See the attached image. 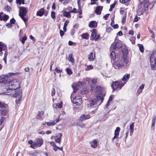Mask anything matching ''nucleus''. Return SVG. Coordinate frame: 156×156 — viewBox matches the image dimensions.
Wrapping results in <instances>:
<instances>
[{"mask_svg": "<svg viewBox=\"0 0 156 156\" xmlns=\"http://www.w3.org/2000/svg\"><path fill=\"white\" fill-rule=\"evenodd\" d=\"M7 111L5 109H3L2 111L1 114L2 115L5 116L7 114Z\"/></svg>", "mask_w": 156, "mask_h": 156, "instance_id": "nucleus-40", "label": "nucleus"}, {"mask_svg": "<svg viewBox=\"0 0 156 156\" xmlns=\"http://www.w3.org/2000/svg\"><path fill=\"white\" fill-rule=\"evenodd\" d=\"M55 70L57 73H60L62 71V69H60L59 67H56Z\"/></svg>", "mask_w": 156, "mask_h": 156, "instance_id": "nucleus-39", "label": "nucleus"}, {"mask_svg": "<svg viewBox=\"0 0 156 156\" xmlns=\"http://www.w3.org/2000/svg\"><path fill=\"white\" fill-rule=\"evenodd\" d=\"M44 113V112L43 111H41V112L39 111L38 114H37V116H41L42 115H43Z\"/></svg>", "mask_w": 156, "mask_h": 156, "instance_id": "nucleus-62", "label": "nucleus"}, {"mask_svg": "<svg viewBox=\"0 0 156 156\" xmlns=\"http://www.w3.org/2000/svg\"><path fill=\"white\" fill-rule=\"evenodd\" d=\"M62 12H63V16L67 18H69L70 17L71 15L70 14V13L71 12L66 11L64 10H62Z\"/></svg>", "mask_w": 156, "mask_h": 156, "instance_id": "nucleus-22", "label": "nucleus"}, {"mask_svg": "<svg viewBox=\"0 0 156 156\" xmlns=\"http://www.w3.org/2000/svg\"><path fill=\"white\" fill-rule=\"evenodd\" d=\"M154 54L153 53V52L152 53V54H151L150 57V61L151 63L153 62V61H152V59H153V58H154Z\"/></svg>", "mask_w": 156, "mask_h": 156, "instance_id": "nucleus-41", "label": "nucleus"}, {"mask_svg": "<svg viewBox=\"0 0 156 156\" xmlns=\"http://www.w3.org/2000/svg\"><path fill=\"white\" fill-rule=\"evenodd\" d=\"M45 12V10L44 8H42L41 9L37 11L36 15L37 16H42Z\"/></svg>", "mask_w": 156, "mask_h": 156, "instance_id": "nucleus-14", "label": "nucleus"}, {"mask_svg": "<svg viewBox=\"0 0 156 156\" xmlns=\"http://www.w3.org/2000/svg\"><path fill=\"white\" fill-rule=\"evenodd\" d=\"M98 142L96 140L94 139L93 141L91 143V145L92 147L95 148L97 146Z\"/></svg>", "mask_w": 156, "mask_h": 156, "instance_id": "nucleus-20", "label": "nucleus"}, {"mask_svg": "<svg viewBox=\"0 0 156 156\" xmlns=\"http://www.w3.org/2000/svg\"><path fill=\"white\" fill-rule=\"evenodd\" d=\"M88 26L89 27L96 28L97 26V23L95 21H92L89 22Z\"/></svg>", "mask_w": 156, "mask_h": 156, "instance_id": "nucleus-16", "label": "nucleus"}, {"mask_svg": "<svg viewBox=\"0 0 156 156\" xmlns=\"http://www.w3.org/2000/svg\"><path fill=\"white\" fill-rule=\"evenodd\" d=\"M126 82L123 83L121 81H116L113 82V83L111 84V87L113 91L117 90H120L122 87L125 84Z\"/></svg>", "mask_w": 156, "mask_h": 156, "instance_id": "nucleus-3", "label": "nucleus"}, {"mask_svg": "<svg viewBox=\"0 0 156 156\" xmlns=\"http://www.w3.org/2000/svg\"><path fill=\"white\" fill-rule=\"evenodd\" d=\"M113 66L115 69L122 68L123 66V62L122 59H119L116 60L113 64Z\"/></svg>", "mask_w": 156, "mask_h": 156, "instance_id": "nucleus-5", "label": "nucleus"}, {"mask_svg": "<svg viewBox=\"0 0 156 156\" xmlns=\"http://www.w3.org/2000/svg\"><path fill=\"white\" fill-rule=\"evenodd\" d=\"M68 59L69 61L71 62L72 63H74V60L72 57V53H71L69 55Z\"/></svg>", "mask_w": 156, "mask_h": 156, "instance_id": "nucleus-27", "label": "nucleus"}, {"mask_svg": "<svg viewBox=\"0 0 156 156\" xmlns=\"http://www.w3.org/2000/svg\"><path fill=\"white\" fill-rule=\"evenodd\" d=\"M55 13L54 11H52L51 13V18L54 19L55 18Z\"/></svg>", "mask_w": 156, "mask_h": 156, "instance_id": "nucleus-43", "label": "nucleus"}, {"mask_svg": "<svg viewBox=\"0 0 156 156\" xmlns=\"http://www.w3.org/2000/svg\"><path fill=\"white\" fill-rule=\"evenodd\" d=\"M6 26L8 28H10L12 27V24L10 23H8L6 24Z\"/></svg>", "mask_w": 156, "mask_h": 156, "instance_id": "nucleus-58", "label": "nucleus"}, {"mask_svg": "<svg viewBox=\"0 0 156 156\" xmlns=\"http://www.w3.org/2000/svg\"><path fill=\"white\" fill-rule=\"evenodd\" d=\"M69 2V0H64L62 4L64 5H66L68 4Z\"/></svg>", "mask_w": 156, "mask_h": 156, "instance_id": "nucleus-60", "label": "nucleus"}, {"mask_svg": "<svg viewBox=\"0 0 156 156\" xmlns=\"http://www.w3.org/2000/svg\"><path fill=\"white\" fill-rule=\"evenodd\" d=\"M112 27H113V28L114 29L118 28L119 27V26L118 24H116L114 25H112V26H111Z\"/></svg>", "mask_w": 156, "mask_h": 156, "instance_id": "nucleus-55", "label": "nucleus"}, {"mask_svg": "<svg viewBox=\"0 0 156 156\" xmlns=\"http://www.w3.org/2000/svg\"><path fill=\"white\" fill-rule=\"evenodd\" d=\"M20 9V12H21V16L26 15L27 12L26 8L24 7H19Z\"/></svg>", "mask_w": 156, "mask_h": 156, "instance_id": "nucleus-9", "label": "nucleus"}, {"mask_svg": "<svg viewBox=\"0 0 156 156\" xmlns=\"http://www.w3.org/2000/svg\"><path fill=\"white\" fill-rule=\"evenodd\" d=\"M60 34L61 36L62 37L64 34V32L62 30H60Z\"/></svg>", "mask_w": 156, "mask_h": 156, "instance_id": "nucleus-63", "label": "nucleus"}, {"mask_svg": "<svg viewBox=\"0 0 156 156\" xmlns=\"http://www.w3.org/2000/svg\"><path fill=\"white\" fill-rule=\"evenodd\" d=\"M43 140L42 138H37V139L36 142L35 143V145L40 147L43 144Z\"/></svg>", "mask_w": 156, "mask_h": 156, "instance_id": "nucleus-11", "label": "nucleus"}, {"mask_svg": "<svg viewBox=\"0 0 156 156\" xmlns=\"http://www.w3.org/2000/svg\"><path fill=\"white\" fill-rule=\"evenodd\" d=\"M95 94L96 97L101 100V102L98 105H100L103 102L104 99V97L105 96V93L104 91L103 88L99 85H97L95 88Z\"/></svg>", "mask_w": 156, "mask_h": 156, "instance_id": "nucleus-1", "label": "nucleus"}, {"mask_svg": "<svg viewBox=\"0 0 156 156\" xmlns=\"http://www.w3.org/2000/svg\"><path fill=\"white\" fill-rule=\"evenodd\" d=\"M8 86V88H6L7 92H10L11 90L19 88L20 86V82L16 79L13 80L9 83Z\"/></svg>", "mask_w": 156, "mask_h": 156, "instance_id": "nucleus-2", "label": "nucleus"}, {"mask_svg": "<svg viewBox=\"0 0 156 156\" xmlns=\"http://www.w3.org/2000/svg\"><path fill=\"white\" fill-rule=\"evenodd\" d=\"M88 91L86 88L83 89L80 91V93L82 94H84L87 93Z\"/></svg>", "mask_w": 156, "mask_h": 156, "instance_id": "nucleus-31", "label": "nucleus"}, {"mask_svg": "<svg viewBox=\"0 0 156 156\" xmlns=\"http://www.w3.org/2000/svg\"><path fill=\"white\" fill-rule=\"evenodd\" d=\"M106 30V32L109 33L112 30V29L111 27H109L107 28Z\"/></svg>", "mask_w": 156, "mask_h": 156, "instance_id": "nucleus-45", "label": "nucleus"}, {"mask_svg": "<svg viewBox=\"0 0 156 156\" xmlns=\"http://www.w3.org/2000/svg\"><path fill=\"white\" fill-rule=\"evenodd\" d=\"M47 125L48 126H51L52 125H54L55 124V121L52 122H48L47 123Z\"/></svg>", "mask_w": 156, "mask_h": 156, "instance_id": "nucleus-37", "label": "nucleus"}, {"mask_svg": "<svg viewBox=\"0 0 156 156\" xmlns=\"http://www.w3.org/2000/svg\"><path fill=\"white\" fill-rule=\"evenodd\" d=\"M93 53L91 52L90 54L88 55V59L89 61H92L94 60V57H93Z\"/></svg>", "mask_w": 156, "mask_h": 156, "instance_id": "nucleus-25", "label": "nucleus"}, {"mask_svg": "<svg viewBox=\"0 0 156 156\" xmlns=\"http://www.w3.org/2000/svg\"><path fill=\"white\" fill-rule=\"evenodd\" d=\"M90 118V116L89 115H85L82 114L81 115L80 117V120L81 122H82L84 120L88 119Z\"/></svg>", "mask_w": 156, "mask_h": 156, "instance_id": "nucleus-12", "label": "nucleus"}, {"mask_svg": "<svg viewBox=\"0 0 156 156\" xmlns=\"http://www.w3.org/2000/svg\"><path fill=\"white\" fill-rule=\"evenodd\" d=\"M0 46H3L6 48H7V46L6 44L2 43V42H0Z\"/></svg>", "mask_w": 156, "mask_h": 156, "instance_id": "nucleus-54", "label": "nucleus"}, {"mask_svg": "<svg viewBox=\"0 0 156 156\" xmlns=\"http://www.w3.org/2000/svg\"><path fill=\"white\" fill-rule=\"evenodd\" d=\"M109 15L110 14H107L104 16L103 18L105 19V20H107L108 19Z\"/></svg>", "mask_w": 156, "mask_h": 156, "instance_id": "nucleus-64", "label": "nucleus"}, {"mask_svg": "<svg viewBox=\"0 0 156 156\" xmlns=\"http://www.w3.org/2000/svg\"><path fill=\"white\" fill-rule=\"evenodd\" d=\"M75 32V29H72L70 31V34L72 35H73L74 34Z\"/></svg>", "mask_w": 156, "mask_h": 156, "instance_id": "nucleus-59", "label": "nucleus"}, {"mask_svg": "<svg viewBox=\"0 0 156 156\" xmlns=\"http://www.w3.org/2000/svg\"><path fill=\"white\" fill-rule=\"evenodd\" d=\"M97 32L95 29H93L92 30V34H91V40H95L96 37L97 36Z\"/></svg>", "mask_w": 156, "mask_h": 156, "instance_id": "nucleus-17", "label": "nucleus"}, {"mask_svg": "<svg viewBox=\"0 0 156 156\" xmlns=\"http://www.w3.org/2000/svg\"><path fill=\"white\" fill-rule=\"evenodd\" d=\"M101 38L100 35L99 34L98 35L97 34V36L96 37V38L95 39V40L96 41H98L100 39H101Z\"/></svg>", "mask_w": 156, "mask_h": 156, "instance_id": "nucleus-52", "label": "nucleus"}, {"mask_svg": "<svg viewBox=\"0 0 156 156\" xmlns=\"http://www.w3.org/2000/svg\"><path fill=\"white\" fill-rule=\"evenodd\" d=\"M89 34L87 33H83L81 35L82 38L88 39L89 38Z\"/></svg>", "mask_w": 156, "mask_h": 156, "instance_id": "nucleus-23", "label": "nucleus"}, {"mask_svg": "<svg viewBox=\"0 0 156 156\" xmlns=\"http://www.w3.org/2000/svg\"><path fill=\"white\" fill-rule=\"evenodd\" d=\"M130 77L129 74H125L122 77V80L123 81H125L128 80Z\"/></svg>", "mask_w": 156, "mask_h": 156, "instance_id": "nucleus-21", "label": "nucleus"}, {"mask_svg": "<svg viewBox=\"0 0 156 156\" xmlns=\"http://www.w3.org/2000/svg\"><path fill=\"white\" fill-rule=\"evenodd\" d=\"M72 87L73 90V92L72 93H76V91H77L78 89L77 88L76 86V85L74 84H73L72 86Z\"/></svg>", "mask_w": 156, "mask_h": 156, "instance_id": "nucleus-34", "label": "nucleus"}, {"mask_svg": "<svg viewBox=\"0 0 156 156\" xmlns=\"http://www.w3.org/2000/svg\"><path fill=\"white\" fill-rule=\"evenodd\" d=\"M0 78V83H3L5 84L8 81V76L6 75H2Z\"/></svg>", "mask_w": 156, "mask_h": 156, "instance_id": "nucleus-10", "label": "nucleus"}, {"mask_svg": "<svg viewBox=\"0 0 156 156\" xmlns=\"http://www.w3.org/2000/svg\"><path fill=\"white\" fill-rule=\"evenodd\" d=\"M140 19V17H138L136 15V16L133 20V22H137Z\"/></svg>", "mask_w": 156, "mask_h": 156, "instance_id": "nucleus-49", "label": "nucleus"}, {"mask_svg": "<svg viewBox=\"0 0 156 156\" xmlns=\"http://www.w3.org/2000/svg\"><path fill=\"white\" fill-rule=\"evenodd\" d=\"M110 56L111 60L114 61L116 58L115 53L114 51H112L110 54Z\"/></svg>", "mask_w": 156, "mask_h": 156, "instance_id": "nucleus-19", "label": "nucleus"}, {"mask_svg": "<svg viewBox=\"0 0 156 156\" xmlns=\"http://www.w3.org/2000/svg\"><path fill=\"white\" fill-rule=\"evenodd\" d=\"M119 2L122 4L124 3L126 5H128V3H127V2L126 1H125V0H119Z\"/></svg>", "mask_w": 156, "mask_h": 156, "instance_id": "nucleus-47", "label": "nucleus"}, {"mask_svg": "<svg viewBox=\"0 0 156 156\" xmlns=\"http://www.w3.org/2000/svg\"><path fill=\"white\" fill-rule=\"evenodd\" d=\"M5 9L8 12H10V10L11 9V8L9 6L7 5L5 7Z\"/></svg>", "mask_w": 156, "mask_h": 156, "instance_id": "nucleus-48", "label": "nucleus"}, {"mask_svg": "<svg viewBox=\"0 0 156 156\" xmlns=\"http://www.w3.org/2000/svg\"><path fill=\"white\" fill-rule=\"evenodd\" d=\"M22 96H19V98L18 99V100H16V104H18L19 103V102L21 100L22 98Z\"/></svg>", "mask_w": 156, "mask_h": 156, "instance_id": "nucleus-57", "label": "nucleus"}, {"mask_svg": "<svg viewBox=\"0 0 156 156\" xmlns=\"http://www.w3.org/2000/svg\"><path fill=\"white\" fill-rule=\"evenodd\" d=\"M77 126L80 127L81 128H83L85 126V125L82 123H78L77 124Z\"/></svg>", "mask_w": 156, "mask_h": 156, "instance_id": "nucleus-51", "label": "nucleus"}, {"mask_svg": "<svg viewBox=\"0 0 156 156\" xmlns=\"http://www.w3.org/2000/svg\"><path fill=\"white\" fill-rule=\"evenodd\" d=\"M77 12V10L75 8H74L73 10H70L69 11V12H71V13H76Z\"/></svg>", "mask_w": 156, "mask_h": 156, "instance_id": "nucleus-44", "label": "nucleus"}, {"mask_svg": "<svg viewBox=\"0 0 156 156\" xmlns=\"http://www.w3.org/2000/svg\"><path fill=\"white\" fill-rule=\"evenodd\" d=\"M50 143L51 145L53 147H56L57 146L55 144L54 142L51 141Z\"/></svg>", "mask_w": 156, "mask_h": 156, "instance_id": "nucleus-56", "label": "nucleus"}, {"mask_svg": "<svg viewBox=\"0 0 156 156\" xmlns=\"http://www.w3.org/2000/svg\"><path fill=\"white\" fill-rule=\"evenodd\" d=\"M156 119V116H154L152 117V123L151 127V129L152 130H154L155 128V123Z\"/></svg>", "mask_w": 156, "mask_h": 156, "instance_id": "nucleus-15", "label": "nucleus"}, {"mask_svg": "<svg viewBox=\"0 0 156 156\" xmlns=\"http://www.w3.org/2000/svg\"><path fill=\"white\" fill-rule=\"evenodd\" d=\"M100 100H101L100 98L96 97V98H94L90 101V106L92 107L94 105L98 104L100 102Z\"/></svg>", "mask_w": 156, "mask_h": 156, "instance_id": "nucleus-7", "label": "nucleus"}, {"mask_svg": "<svg viewBox=\"0 0 156 156\" xmlns=\"http://www.w3.org/2000/svg\"><path fill=\"white\" fill-rule=\"evenodd\" d=\"M136 37H132L130 39V40L131 41L133 44H134L135 43Z\"/></svg>", "mask_w": 156, "mask_h": 156, "instance_id": "nucleus-35", "label": "nucleus"}, {"mask_svg": "<svg viewBox=\"0 0 156 156\" xmlns=\"http://www.w3.org/2000/svg\"><path fill=\"white\" fill-rule=\"evenodd\" d=\"M134 122H132L131 124L129 126V129L130 130H133V128L134 126Z\"/></svg>", "mask_w": 156, "mask_h": 156, "instance_id": "nucleus-42", "label": "nucleus"}, {"mask_svg": "<svg viewBox=\"0 0 156 156\" xmlns=\"http://www.w3.org/2000/svg\"><path fill=\"white\" fill-rule=\"evenodd\" d=\"M151 68L152 69H155V70H156V68H156V64H155L154 63V64H151Z\"/></svg>", "mask_w": 156, "mask_h": 156, "instance_id": "nucleus-50", "label": "nucleus"}, {"mask_svg": "<svg viewBox=\"0 0 156 156\" xmlns=\"http://www.w3.org/2000/svg\"><path fill=\"white\" fill-rule=\"evenodd\" d=\"M9 17V16L8 15L4 14L3 16V17H2V20L6 21L8 19Z\"/></svg>", "mask_w": 156, "mask_h": 156, "instance_id": "nucleus-33", "label": "nucleus"}, {"mask_svg": "<svg viewBox=\"0 0 156 156\" xmlns=\"http://www.w3.org/2000/svg\"><path fill=\"white\" fill-rule=\"evenodd\" d=\"M40 153V151L39 150H35L30 154V156H37Z\"/></svg>", "mask_w": 156, "mask_h": 156, "instance_id": "nucleus-24", "label": "nucleus"}, {"mask_svg": "<svg viewBox=\"0 0 156 156\" xmlns=\"http://www.w3.org/2000/svg\"><path fill=\"white\" fill-rule=\"evenodd\" d=\"M66 71L67 73L69 75H70L73 73L72 71L70 69L67 68L66 69Z\"/></svg>", "mask_w": 156, "mask_h": 156, "instance_id": "nucleus-38", "label": "nucleus"}, {"mask_svg": "<svg viewBox=\"0 0 156 156\" xmlns=\"http://www.w3.org/2000/svg\"><path fill=\"white\" fill-rule=\"evenodd\" d=\"M27 37L26 35H25L22 37V39L20 40V41L23 44H24L25 42V41L27 40Z\"/></svg>", "mask_w": 156, "mask_h": 156, "instance_id": "nucleus-32", "label": "nucleus"}, {"mask_svg": "<svg viewBox=\"0 0 156 156\" xmlns=\"http://www.w3.org/2000/svg\"><path fill=\"white\" fill-rule=\"evenodd\" d=\"M122 45L120 41L115 42L112 44V47L114 50L119 49L122 47Z\"/></svg>", "mask_w": 156, "mask_h": 156, "instance_id": "nucleus-6", "label": "nucleus"}, {"mask_svg": "<svg viewBox=\"0 0 156 156\" xmlns=\"http://www.w3.org/2000/svg\"><path fill=\"white\" fill-rule=\"evenodd\" d=\"M93 69V67L89 65V66H87V67L86 69V70H88L90 69Z\"/></svg>", "mask_w": 156, "mask_h": 156, "instance_id": "nucleus-53", "label": "nucleus"}, {"mask_svg": "<svg viewBox=\"0 0 156 156\" xmlns=\"http://www.w3.org/2000/svg\"><path fill=\"white\" fill-rule=\"evenodd\" d=\"M10 23H11V24H14L16 22L15 20L14 19V18H12L10 20Z\"/></svg>", "mask_w": 156, "mask_h": 156, "instance_id": "nucleus-46", "label": "nucleus"}, {"mask_svg": "<svg viewBox=\"0 0 156 156\" xmlns=\"http://www.w3.org/2000/svg\"><path fill=\"white\" fill-rule=\"evenodd\" d=\"M103 6H97L95 10V12L98 15H100L102 10Z\"/></svg>", "mask_w": 156, "mask_h": 156, "instance_id": "nucleus-13", "label": "nucleus"}, {"mask_svg": "<svg viewBox=\"0 0 156 156\" xmlns=\"http://www.w3.org/2000/svg\"><path fill=\"white\" fill-rule=\"evenodd\" d=\"M69 22V21L66 20V22H65L64 23V25L63 27V30L64 31V32H66V27L67 25L68 24V23Z\"/></svg>", "mask_w": 156, "mask_h": 156, "instance_id": "nucleus-29", "label": "nucleus"}, {"mask_svg": "<svg viewBox=\"0 0 156 156\" xmlns=\"http://www.w3.org/2000/svg\"><path fill=\"white\" fill-rule=\"evenodd\" d=\"M138 46L139 48V49L140 52H143L144 51V47L143 45L142 44H138Z\"/></svg>", "mask_w": 156, "mask_h": 156, "instance_id": "nucleus-30", "label": "nucleus"}, {"mask_svg": "<svg viewBox=\"0 0 156 156\" xmlns=\"http://www.w3.org/2000/svg\"><path fill=\"white\" fill-rule=\"evenodd\" d=\"M122 51L123 55L122 58L126 66H128L130 64V63L127 58V55L128 53V50L126 48H124L122 50Z\"/></svg>", "mask_w": 156, "mask_h": 156, "instance_id": "nucleus-4", "label": "nucleus"}, {"mask_svg": "<svg viewBox=\"0 0 156 156\" xmlns=\"http://www.w3.org/2000/svg\"><path fill=\"white\" fill-rule=\"evenodd\" d=\"M21 12H19V16L20 17L21 19L23 20V21L26 22V21H28V18L27 17H25L24 16L25 15H22L21 16Z\"/></svg>", "mask_w": 156, "mask_h": 156, "instance_id": "nucleus-28", "label": "nucleus"}, {"mask_svg": "<svg viewBox=\"0 0 156 156\" xmlns=\"http://www.w3.org/2000/svg\"><path fill=\"white\" fill-rule=\"evenodd\" d=\"M120 129L119 127H116L115 130V135L118 136L119 134V132Z\"/></svg>", "mask_w": 156, "mask_h": 156, "instance_id": "nucleus-26", "label": "nucleus"}, {"mask_svg": "<svg viewBox=\"0 0 156 156\" xmlns=\"http://www.w3.org/2000/svg\"><path fill=\"white\" fill-rule=\"evenodd\" d=\"M5 119V118L4 117H2L0 119V124H1L3 123L4 120Z\"/></svg>", "mask_w": 156, "mask_h": 156, "instance_id": "nucleus-61", "label": "nucleus"}, {"mask_svg": "<svg viewBox=\"0 0 156 156\" xmlns=\"http://www.w3.org/2000/svg\"><path fill=\"white\" fill-rule=\"evenodd\" d=\"M6 104H5L3 102H0V108H5L6 107Z\"/></svg>", "mask_w": 156, "mask_h": 156, "instance_id": "nucleus-36", "label": "nucleus"}, {"mask_svg": "<svg viewBox=\"0 0 156 156\" xmlns=\"http://www.w3.org/2000/svg\"><path fill=\"white\" fill-rule=\"evenodd\" d=\"M14 90L15 93L13 95V97L17 98L19 97V96H22V92L20 88H18Z\"/></svg>", "mask_w": 156, "mask_h": 156, "instance_id": "nucleus-8", "label": "nucleus"}, {"mask_svg": "<svg viewBox=\"0 0 156 156\" xmlns=\"http://www.w3.org/2000/svg\"><path fill=\"white\" fill-rule=\"evenodd\" d=\"M58 134L59 136V137H58L57 136H55V141L57 143H60L61 141L62 134L61 133H59Z\"/></svg>", "mask_w": 156, "mask_h": 156, "instance_id": "nucleus-18", "label": "nucleus"}]
</instances>
